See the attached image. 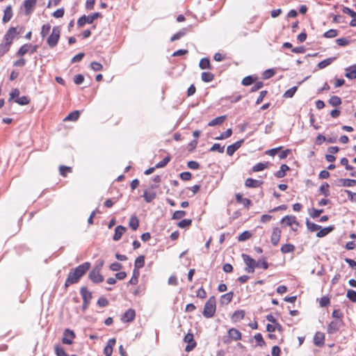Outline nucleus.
<instances>
[{
    "label": "nucleus",
    "mask_w": 356,
    "mask_h": 356,
    "mask_svg": "<svg viewBox=\"0 0 356 356\" xmlns=\"http://www.w3.org/2000/svg\"><path fill=\"white\" fill-rule=\"evenodd\" d=\"M90 267V264L89 262H85L71 270L66 279L65 286L67 288L71 284L77 283L79 279L86 273Z\"/></svg>",
    "instance_id": "nucleus-1"
},
{
    "label": "nucleus",
    "mask_w": 356,
    "mask_h": 356,
    "mask_svg": "<svg viewBox=\"0 0 356 356\" xmlns=\"http://www.w3.org/2000/svg\"><path fill=\"white\" fill-rule=\"evenodd\" d=\"M216 309V298L214 296H211L205 303L202 314L207 318H211L215 314Z\"/></svg>",
    "instance_id": "nucleus-2"
},
{
    "label": "nucleus",
    "mask_w": 356,
    "mask_h": 356,
    "mask_svg": "<svg viewBox=\"0 0 356 356\" xmlns=\"http://www.w3.org/2000/svg\"><path fill=\"white\" fill-rule=\"evenodd\" d=\"M242 258L244 263L246 265L245 270L249 273H253L256 268L259 267V261H256L254 259L250 257L249 255L243 254Z\"/></svg>",
    "instance_id": "nucleus-3"
},
{
    "label": "nucleus",
    "mask_w": 356,
    "mask_h": 356,
    "mask_svg": "<svg viewBox=\"0 0 356 356\" xmlns=\"http://www.w3.org/2000/svg\"><path fill=\"white\" fill-rule=\"evenodd\" d=\"M60 28L58 26H54L52 29L51 35L48 37L47 42L50 47H54L60 38Z\"/></svg>",
    "instance_id": "nucleus-4"
},
{
    "label": "nucleus",
    "mask_w": 356,
    "mask_h": 356,
    "mask_svg": "<svg viewBox=\"0 0 356 356\" xmlns=\"http://www.w3.org/2000/svg\"><path fill=\"white\" fill-rule=\"evenodd\" d=\"M101 14L99 13H95L90 15H83L77 21L79 27L83 26L86 24H92L96 19L99 17Z\"/></svg>",
    "instance_id": "nucleus-5"
},
{
    "label": "nucleus",
    "mask_w": 356,
    "mask_h": 356,
    "mask_svg": "<svg viewBox=\"0 0 356 356\" xmlns=\"http://www.w3.org/2000/svg\"><path fill=\"white\" fill-rule=\"evenodd\" d=\"M343 322L342 319H335L330 323L327 326V332L329 334L336 333L340 327L343 325Z\"/></svg>",
    "instance_id": "nucleus-6"
},
{
    "label": "nucleus",
    "mask_w": 356,
    "mask_h": 356,
    "mask_svg": "<svg viewBox=\"0 0 356 356\" xmlns=\"http://www.w3.org/2000/svg\"><path fill=\"white\" fill-rule=\"evenodd\" d=\"M74 338H75L74 332L70 329H66L64 332V337L62 339V342L64 344L70 345L72 343V339Z\"/></svg>",
    "instance_id": "nucleus-7"
},
{
    "label": "nucleus",
    "mask_w": 356,
    "mask_h": 356,
    "mask_svg": "<svg viewBox=\"0 0 356 356\" xmlns=\"http://www.w3.org/2000/svg\"><path fill=\"white\" fill-rule=\"evenodd\" d=\"M136 316V312L133 309H127L122 315L121 320L124 323L131 322L134 320Z\"/></svg>",
    "instance_id": "nucleus-8"
},
{
    "label": "nucleus",
    "mask_w": 356,
    "mask_h": 356,
    "mask_svg": "<svg viewBox=\"0 0 356 356\" xmlns=\"http://www.w3.org/2000/svg\"><path fill=\"white\" fill-rule=\"evenodd\" d=\"M89 279L93 283H100L104 281V277L101 275L99 271L92 270L89 273Z\"/></svg>",
    "instance_id": "nucleus-9"
},
{
    "label": "nucleus",
    "mask_w": 356,
    "mask_h": 356,
    "mask_svg": "<svg viewBox=\"0 0 356 356\" xmlns=\"http://www.w3.org/2000/svg\"><path fill=\"white\" fill-rule=\"evenodd\" d=\"M16 34V29L15 27L10 28L4 35V42L11 44Z\"/></svg>",
    "instance_id": "nucleus-10"
},
{
    "label": "nucleus",
    "mask_w": 356,
    "mask_h": 356,
    "mask_svg": "<svg viewBox=\"0 0 356 356\" xmlns=\"http://www.w3.org/2000/svg\"><path fill=\"white\" fill-rule=\"evenodd\" d=\"M244 142V140L242 139V140H238L236 141V143H234V144L232 145H229L227 147V154L229 155V156H232L234 154V153L241 147V146L242 145L243 143Z\"/></svg>",
    "instance_id": "nucleus-11"
},
{
    "label": "nucleus",
    "mask_w": 356,
    "mask_h": 356,
    "mask_svg": "<svg viewBox=\"0 0 356 356\" xmlns=\"http://www.w3.org/2000/svg\"><path fill=\"white\" fill-rule=\"evenodd\" d=\"M115 343L116 340L115 338L110 339L108 341L107 344L104 349L105 356H111L113 353V347L115 346Z\"/></svg>",
    "instance_id": "nucleus-12"
},
{
    "label": "nucleus",
    "mask_w": 356,
    "mask_h": 356,
    "mask_svg": "<svg viewBox=\"0 0 356 356\" xmlns=\"http://www.w3.org/2000/svg\"><path fill=\"white\" fill-rule=\"evenodd\" d=\"M281 223L285 226H292L293 224H296L297 227L299 225V223L296 221V217L291 216H284L282 219Z\"/></svg>",
    "instance_id": "nucleus-13"
},
{
    "label": "nucleus",
    "mask_w": 356,
    "mask_h": 356,
    "mask_svg": "<svg viewBox=\"0 0 356 356\" xmlns=\"http://www.w3.org/2000/svg\"><path fill=\"white\" fill-rule=\"evenodd\" d=\"M126 231V227L122 225H118L115 228V233L113 237V241H119L122 236Z\"/></svg>",
    "instance_id": "nucleus-14"
},
{
    "label": "nucleus",
    "mask_w": 356,
    "mask_h": 356,
    "mask_svg": "<svg viewBox=\"0 0 356 356\" xmlns=\"http://www.w3.org/2000/svg\"><path fill=\"white\" fill-rule=\"evenodd\" d=\"M281 230L274 228L271 234L270 241L273 245H277L280 238Z\"/></svg>",
    "instance_id": "nucleus-15"
},
{
    "label": "nucleus",
    "mask_w": 356,
    "mask_h": 356,
    "mask_svg": "<svg viewBox=\"0 0 356 356\" xmlns=\"http://www.w3.org/2000/svg\"><path fill=\"white\" fill-rule=\"evenodd\" d=\"M262 184L263 181L252 178H248L245 181V186L248 188H258Z\"/></svg>",
    "instance_id": "nucleus-16"
},
{
    "label": "nucleus",
    "mask_w": 356,
    "mask_h": 356,
    "mask_svg": "<svg viewBox=\"0 0 356 356\" xmlns=\"http://www.w3.org/2000/svg\"><path fill=\"white\" fill-rule=\"evenodd\" d=\"M325 334L322 332H317L314 337V343L317 346H322L324 344Z\"/></svg>",
    "instance_id": "nucleus-17"
},
{
    "label": "nucleus",
    "mask_w": 356,
    "mask_h": 356,
    "mask_svg": "<svg viewBox=\"0 0 356 356\" xmlns=\"http://www.w3.org/2000/svg\"><path fill=\"white\" fill-rule=\"evenodd\" d=\"M346 70V77L350 79H356V65H353L352 66L348 67L345 69Z\"/></svg>",
    "instance_id": "nucleus-18"
},
{
    "label": "nucleus",
    "mask_w": 356,
    "mask_h": 356,
    "mask_svg": "<svg viewBox=\"0 0 356 356\" xmlns=\"http://www.w3.org/2000/svg\"><path fill=\"white\" fill-rule=\"evenodd\" d=\"M37 0H25L24 1V6L26 10V14L29 15L36 4Z\"/></svg>",
    "instance_id": "nucleus-19"
},
{
    "label": "nucleus",
    "mask_w": 356,
    "mask_h": 356,
    "mask_svg": "<svg viewBox=\"0 0 356 356\" xmlns=\"http://www.w3.org/2000/svg\"><path fill=\"white\" fill-rule=\"evenodd\" d=\"M233 296L234 293L232 291L222 295L220 300V304L228 305L232 301Z\"/></svg>",
    "instance_id": "nucleus-20"
},
{
    "label": "nucleus",
    "mask_w": 356,
    "mask_h": 356,
    "mask_svg": "<svg viewBox=\"0 0 356 356\" xmlns=\"http://www.w3.org/2000/svg\"><path fill=\"white\" fill-rule=\"evenodd\" d=\"M80 293L81 295L83 302H90V300L92 298V293L87 289L86 287H81L80 290Z\"/></svg>",
    "instance_id": "nucleus-21"
},
{
    "label": "nucleus",
    "mask_w": 356,
    "mask_h": 356,
    "mask_svg": "<svg viewBox=\"0 0 356 356\" xmlns=\"http://www.w3.org/2000/svg\"><path fill=\"white\" fill-rule=\"evenodd\" d=\"M339 183L338 186H342L344 187H352L356 184V180L350 179H340L338 180Z\"/></svg>",
    "instance_id": "nucleus-22"
},
{
    "label": "nucleus",
    "mask_w": 356,
    "mask_h": 356,
    "mask_svg": "<svg viewBox=\"0 0 356 356\" xmlns=\"http://www.w3.org/2000/svg\"><path fill=\"white\" fill-rule=\"evenodd\" d=\"M228 335L229 338L232 339H234L235 341L240 340L241 339V332L235 328H231L228 331Z\"/></svg>",
    "instance_id": "nucleus-23"
},
{
    "label": "nucleus",
    "mask_w": 356,
    "mask_h": 356,
    "mask_svg": "<svg viewBox=\"0 0 356 356\" xmlns=\"http://www.w3.org/2000/svg\"><path fill=\"white\" fill-rule=\"evenodd\" d=\"M226 118H227L226 115H221V116L217 117V118L213 119L212 120H211L209 122L208 126L214 127L216 125L221 124L224 122Z\"/></svg>",
    "instance_id": "nucleus-24"
},
{
    "label": "nucleus",
    "mask_w": 356,
    "mask_h": 356,
    "mask_svg": "<svg viewBox=\"0 0 356 356\" xmlns=\"http://www.w3.org/2000/svg\"><path fill=\"white\" fill-rule=\"evenodd\" d=\"M12 16H13V13H12V7L11 6H8L6 9L4 10V14H3V22L4 23H6L8 22V21L10 20V19L12 18Z\"/></svg>",
    "instance_id": "nucleus-25"
},
{
    "label": "nucleus",
    "mask_w": 356,
    "mask_h": 356,
    "mask_svg": "<svg viewBox=\"0 0 356 356\" xmlns=\"http://www.w3.org/2000/svg\"><path fill=\"white\" fill-rule=\"evenodd\" d=\"M236 200L237 202H241L243 204L244 207L247 209L250 207L251 205V200L248 198H243L242 195L238 193L236 194Z\"/></svg>",
    "instance_id": "nucleus-26"
},
{
    "label": "nucleus",
    "mask_w": 356,
    "mask_h": 356,
    "mask_svg": "<svg viewBox=\"0 0 356 356\" xmlns=\"http://www.w3.org/2000/svg\"><path fill=\"white\" fill-rule=\"evenodd\" d=\"M289 170V167L286 164H282L280 169L277 170L275 175L277 178H282L285 176L286 172Z\"/></svg>",
    "instance_id": "nucleus-27"
},
{
    "label": "nucleus",
    "mask_w": 356,
    "mask_h": 356,
    "mask_svg": "<svg viewBox=\"0 0 356 356\" xmlns=\"http://www.w3.org/2000/svg\"><path fill=\"white\" fill-rule=\"evenodd\" d=\"M245 316V312L243 310L236 311L232 316V320L234 322H238L242 320Z\"/></svg>",
    "instance_id": "nucleus-28"
},
{
    "label": "nucleus",
    "mask_w": 356,
    "mask_h": 356,
    "mask_svg": "<svg viewBox=\"0 0 356 356\" xmlns=\"http://www.w3.org/2000/svg\"><path fill=\"white\" fill-rule=\"evenodd\" d=\"M129 225L133 230H136L138 229L139 226V220L136 216H131Z\"/></svg>",
    "instance_id": "nucleus-29"
},
{
    "label": "nucleus",
    "mask_w": 356,
    "mask_h": 356,
    "mask_svg": "<svg viewBox=\"0 0 356 356\" xmlns=\"http://www.w3.org/2000/svg\"><path fill=\"white\" fill-rule=\"evenodd\" d=\"M145 265V257L143 255H140L136 258L134 264V269L139 270L143 268Z\"/></svg>",
    "instance_id": "nucleus-30"
},
{
    "label": "nucleus",
    "mask_w": 356,
    "mask_h": 356,
    "mask_svg": "<svg viewBox=\"0 0 356 356\" xmlns=\"http://www.w3.org/2000/svg\"><path fill=\"white\" fill-rule=\"evenodd\" d=\"M79 111H74L64 118V121H76L79 118Z\"/></svg>",
    "instance_id": "nucleus-31"
},
{
    "label": "nucleus",
    "mask_w": 356,
    "mask_h": 356,
    "mask_svg": "<svg viewBox=\"0 0 356 356\" xmlns=\"http://www.w3.org/2000/svg\"><path fill=\"white\" fill-rule=\"evenodd\" d=\"M334 229V227L332 226L327 227L323 229H320L319 231L316 234V236L318 237H323L326 236L327 234H329L330 232H332Z\"/></svg>",
    "instance_id": "nucleus-32"
},
{
    "label": "nucleus",
    "mask_w": 356,
    "mask_h": 356,
    "mask_svg": "<svg viewBox=\"0 0 356 356\" xmlns=\"http://www.w3.org/2000/svg\"><path fill=\"white\" fill-rule=\"evenodd\" d=\"M214 76L211 72H204L201 74V79L204 82H211L213 81Z\"/></svg>",
    "instance_id": "nucleus-33"
},
{
    "label": "nucleus",
    "mask_w": 356,
    "mask_h": 356,
    "mask_svg": "<svg viewBox=\"0 0 356 356\" xmlns=\"http://www.w3.org/2000/svg\"><path fill=\"white\" fill-rule=\"evenodd\" d=\"M140 275L139 270L138 269H134L133 270V275L131 278L130 279L129 284H136L138 282V277Z\"/></svg>",
    "instance_id": "nucleus-34"
},
{
    "label": "nucleus",
    "mask_w": 356,
    "mask_h": 356,
    "mask_svg": "<svg viewBox=\"0 0 356 356\" xmlns=\"http://www.w3.org/2000/svg\"><path fill=\"white\" fill-rule=\"evenodd\" d=\"M295 250V246L292 244H284L281 248V252L284 254L289 253L293 252Z\"/></svg>",
    "instance_id": "nucleus-35"
},
{
    "label": "nucleus",
    "mask_w": 356,
    "mask_h": 356,
    "mask_svg": "<svg viewBox=\"0 0 356 356\" xmlns=\"http://www.w3.org/2000/svg\"><path fill=\"white\" fill-rule=\"evenodd\" d=\"M15 102H16L19 105L24 106V105L29 104L30 102V99L26 96H22V97H19L18 98L15 99Z\"/></svg>",
    "instance_id": "nucleus-36"
},
{
    "label": "nucleus",
    "mask_w": 356,
    "mask_h": 356,
    "mask_svg": "<svg viewBox=\"0 0 356 356\" xmlns=\"http://www.w3.org/2000/svg\"><path fill=\"white\" fill-rule=\"evenodd\" d=\"M306 225H307V229L310 232H316V231L319 230L321 228V227L320 225L315 224L314 222H312L309 221L308 220L306 221Z\"/></svg>",
    "instance_id": "nucleus-37"
},
{
    "label": "nucleus",
    "mask_w": 356,
    "mask_h": 356,
    "mask_svg": "<svg viewBox=\"0 0 356 356\" xmlns=\"http://www.w3.org/2000/svg\"><path fill=\"white\" fill-rule=\"evenodd\" d=\"M186 29H183L181 31H178L171 38L170 41L174 42L175 40H179L181 37L184 36L186 34Z\"/></svg>",
    "instance_id": "nucleus-38"
},
{
    "label": "nucleus",
    "mask_w": 356,
    "mask_h": 356,
    "mask_svg": "<svg viewBox=\"0 0 356 356\" xmlns=\"http://www.w3.org/2000/svg\"><path fill=\"white\" fill-rule=\"evenodd\" d=\"M328 102L332 106H337L341 104V99L338 96H332Z\"/></svg>",
    "instance_id": "nucleus-39"
},
{
    "label": "nucleus",
    "mask_w": 356,
    "mask_h": 356,
    "mask_svg": "<svg viewBox=\"0 0 356 356\" xmlns=\"http://www.w3.org/2000/svg\"><path fill=\"white\" fill-rule=\"evenodd\" d=\"M199 66L202 70L210 69L211 65L209 60L206 58H202L200 61Z\"/></svg>",
    "instance_id": "nucleus-40"
},
{
    "label": "nucleus",
    "mask_w": 356,
    "mask_h": 356,
    "mask_svg": "<svg viewBox=\"0 0 356 356\" xmlns=\"http://www.w3.org/2000/svg\"><path fill=\"white\" fill-rule=\"evenodd\" d=\"M256 80H257V77L253 76H245L242 80V84L243 86H250L252 83H253Z\"/></svg>",
    "instance_id": "nucleus-41"
},
{
    "label": "nucleus",
    "mask_w": 356,
    "mask_h": 356,
    "mask_svg": "<svg viewBox=\"0 0 356 356\" xmlns=\"http://www.w3.org/2000/svg\"><path fill=\"white\" fill-rule=\"evenodd\" d=\"M334 59H335V58H327V59H325V60L321 61L318 64V68L323 69V68L327 67V65H330Z\"/></svg>",
    "instance_id": "nucleus-42"
},
{
    "label": "nucleus",
    "mask_w": 356,
    "mask_h": 356,
    "mask_svg": "<svg viewBox=\"0 0 356 356\" xmlns=\"http://www.w3.org/2000/svg\"><path fill=\"white\" fill-rule=\"evenodd\" d=\"M298 90L297 86H293L287 90L283 95L285 98H291Z\"/></svg>",
    "instance_id": "nucleus-43"
},
{
    "label": "nucleus",
    "mask_w": 356,
    "mask_h": 356,
    "mask_svg": "<svg viewBox=\"0 0 356 356\" xmlns=\"http://www.w3.org/2000/svg\"><path fill=\"white\" fill-rule=\"evenodd\" d=\"M268 167V163H258L253 166L252 170L254 172H259Z\"/></svg>",
    "instance_id": "nucleus-44"
},
{
    "label": "nucleus",
    "mask_w": 356,
    "mask_h": 356,
    "mask_svg": "<svg viewBox=\"0 0 356 356\" xmlns=\"http://www.w3.org/2000/svg\"><path fill=\"white\" fill-rule=\"evenodd\" d=\"M232 134V129H227L225 132H222L219 136L216 137V140H224L230 137Z\"/></svg>",
    "instance_id": "nucleus-45"
},
{
    "label": "nucleus",
    "mask_w": 356,
    "mask_h": 356,
    "mask_svg": "<svg viewBox=\"0 0 356 356\" xmlns=\"http://www.w3.org/2000/svg\"><path fill=\"white\" fill-rule=\"evenodd\" d=\"M337 35L338 31L337 30L330 29L323 34V36L326 38H333L337 36Z\"/></svg>",
    "instance_id": "nucleus-46"
},
{
    "label": "nucleus",
    "mask_w": 356,
    "mask_h": 356,
    "mask_svg": "<svg viewBox=\"0 0 356 356\" xmlns=\"http://www.w3.org/2000/svg\"><path fill=\"white\" fill-rule=\"evenodd\" d=\"M10 47V44H7V42H6L0 44V56H3L4 54H6L7 51H8Z\"/></svg>",
    "instance_id": "nucleus-47"
},
{
    "label": "nucleus",
    "mask_w": 356,
    "mask_h": 356,
    "mask_svg": "<svg viewBox=\"0 0 356 356\" xmlns=\"http://www.w3.org/2000/svg\"><path fill=\"white\" fill-rule=\"evenodd\" d=\"M320 192L323 194L325 197L329 196L330 192H329V184L327 183H325L324 184H322L319 188Z\"/></svg>",
    "instance_id": "nucleus-48"
},
{
    "label": "nucleus",
    "mask_w": 356,
    "mask_h": 356,
    "mask_svg": "<svg viewBox=\"0 0 356 356\" xmlns=\"http://www.w3.org/2000/svg\"><path fill=\"white\" fill-rule=\"evenodd\" d=\"M30 46L31 45L28 44L22 46L17 53V56H22L26 54L29 51V48Z\"/></svg>",
    "instance_id": "nucleus-49"
},
{
    "label": "nucleus",
    "mask_w": 356,
    "mask_h": 356,
    "mask_svg": "<svg viewBox=\"0 0 356 356\" xmlns=\"http://www.w3.org/2000/svg\"><path fill=\"white\" fill-rule=\"evenodd\" d=\"M143 196L147 202H150L155 198L156 195L154 193H149L147 191H145Z\"/></svg>",
    "instance_id": "nucleus-50"
},
{
    "label": "nucleus",
    "mask_w": 356,
    "mask_h": 356,
    "mask_svg": "<svg viewBox=\"0 0 356 356\" xmlns=\"http://www.w3.org/2000/svg\"><path fill=\"white\" fill-rule=\"evenodd\" d=\"M50 29H51V26L49 24H44L42 26V30H41V36L42 38H44L46 37L49 31H50Z\"/></svg>",
    "instance_id": "nucleus-51"
},
{
    "label": "nucleus",
    "mask_w": 356,
    "mask_h": 356,
    "mask_svg": "<svg viewBox=\"0 0 356 356\" xmlns=\"http://www.w3.org/2000/svg\"><path fill=\"white\" fill-rule=\"evenodd\" d=\"M224 149H225L224 146H221L219 143H215L211 147L210 151L211 152H218L220 153H222L224 152Z\"/></svg>",
    "instance_id": "nucleus-52"
},
{
    "label": "nucleus",
    "mask_w": 356,
    "mask_h": 356,
    "mask_svg": "<svg viewBox=\"0 0 356 356\" xmlns=\"http://www.w3.org/2000/svg\"><path fill=\"white\" fill-rule=\"evenodd\" d=\"M170 161V156H165L161 161L157 163L156 164V166L155 168H163L165 167L168 163Z\"/></svg>",
    "instance_id": "nucleus-53"
},
{
    "label": "nucleus",
    "mask_w": 356,
    "mask_h": 356,
    "mask_svg": "<svg viewBox=\"0 0 356 356\" xmlns=\"http://www.w3.org/2000/svg\"><path fill=\"white\" fill-rule=\"evenodd\" d=\"M347 298L353 302H356V291L349 289L346 294Z\"/></svg>",
    "instance_id": "nucleus-54"
},
{
    "label": "nucleus",
    "mask_w": 356,
    "mask_h": 356,
    "mask_svg": "<svg viewBox=\"0 0 356 356\" xmlns=\"http://www.w3.org/2000/svg\"><path fill=\"white\" fill-rule=\"evenodd\" d=\"M250 236L251 234L248 231H245L238 236V240L239 241H244L250 238Z\"/></svg>",
    "instance_id": "nucleus-55"
},
{
    "label": "nucleus",
    "mask_w": 356,
    "mask_h": 356,
    "mask_svg": "<svg viewBox=\"0 0 356 356\" xmlns=\"http://www.w3.org/2000/svg\"><path fill=\"white\" fill-rule=\"evenodd\" d=\"M254 339L256 340L257 343V345L258 346H263L265 344V341L260 333H257L254 335Z\"/></svg>",
    "instance_id": "nucleus-56"
},
{
    "label": "nucleus",
    "mask_w": 356,
    "mask_h": 356,
    "mask_svg": "<svg viewBox=\"0 0 356 356\" xmlns=\"http://www.w3.org/2000/svg\"><path fill=\"white\" fill-rule=\"evenodd\" d=\"M186 213L185 211H176L172 216V219L179 220L186 216Z\"/></svg>",
    "instance_id": "nucleus-57"
},
{
    "label": "nucleus",
    "mask_w": 356,
    "mask_h": 356,
    "mask_svg": "<svg viewBox=\"0 0 356 356\" xmlns=\"http://www.w3.org/2000/svg\"><path fill=\"white\" fill-rule=\"evenodd\" d=\"M192 220L190 219H184L178 223L180 228H185L191 225Z\"/></svg>",
    "instance_id": "nucleus-58"
},
{
    "label": "nucleus",
    "mask_w": 356,
    "mask_h": 356,
    "mask_svg": "<svg viewBox=\"0 0 356 356\" xmlns=\"http://www.w3.org/2000/svg\"><path fill=\"white\" fill-rule=\"evenodd\" d=\"M323 212V209H312L309 212V215L311 216L312 218H318Z\"/></svg>",
    "instance_id": "nucleus-59"
},
{
    "label": "nucleus",
    "mask_w": 356,
    "mask_h": 356,
    "mask_svg": "<svg viewBox=\"0 0 356 356\" xmlns=\"http://www.w3.org/2000/svg\"><path fill=\"white\" fill-rule=\"evenodd\" d=\"M55 352L57 356H69L65 351L64 348L58 346L55 347Z\"/></svg>",
    "instance_id": "nucleus-60"
},
{
    "label": "nucleus",
    "mask_w": 356,
    "mask_h": 356,
    "mask_svg": "<svg viewBox=\"0 0 356 356\" xmlns=\"http://www.w3.org/2000/svg\"><path fill=\"white\" fill-rule=\"evenodd\" d=\"M275 74V71L273 69H268L264 72L263 78L268 79L271 78Z\"/></svg>",
    "instance_id": "nucleus-61"
},
{
    "label": "nucleus",
    "mask_w": 356,
    "mask_h": 356,
    "mask_svg": "<svg viewBox=\"0 0 356 356\" xmlns=\"http://www.w3.org/2000/svg\"><path fill=\"white\" fill-rule=\"evenodd\" d=\"M19 97V90L17 88H14L10 93L9 100L15 99Z\"/></svg>",
    "instance_id": "nucleus-62"
},
{
    "label": "nucleus",
    "mask_w": 356,
    "mask_h": 356,
    "mask_svg": "<svg viewBox=\"0 0 356 356\" xmlns=\"http://www.w3.org/2000/svg\"><path fill=\"white\" fill-rule=\"evenodd\" d=\"M342 11L343 13L349 15L352 17H356V12L353 11L348 7H343Z\"/></svg>",
    "instance_id": "nucleus-63"
},
{
    "label": "nucleus",
    "mask_w": 356,
    "mask_h": 356,
    "mask_svg": "<svg viewBox=\"0 0 356 356\" xmlns=\"http://www.w3.org/2000/svg\"><path fill=\"white\" fill-rule=\"evenodd\" d=\"M90 67L94 71H100L103 68L102 65L98 62L91 63Z\"/></svg>",
    "instance_id": "nucleus-64"
}]
</instances>
